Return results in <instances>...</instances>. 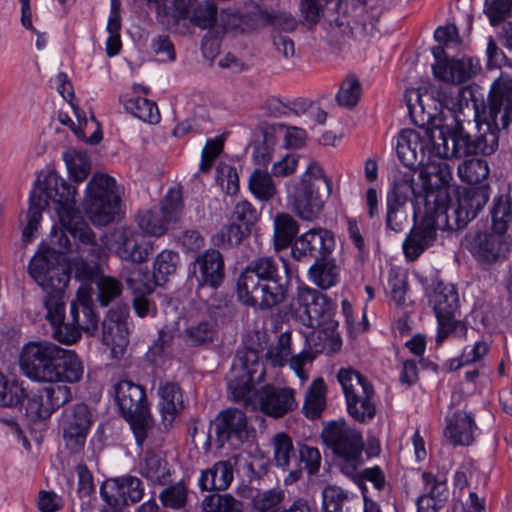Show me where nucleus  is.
<instances>
[{
  "instance_id": "nucleus-1",
  "label": "nucleus",
  "mask_w": 512,
  "mask_h": 512,
  "mask_svg": "<svg viewBox=\"0 0 512 512\" xmlns=\"http://www.w3.org/2000/svg\"><path fill=\"white\" fill-rule=\"evenodd\" d=\"M444 158H430L418 172L424 184L425 204L421 222L415 226L403 243L406 258L416 260L436 240L437 231L457 230L474 219L488 201L484 187L470 188L452 203L449 183L452 174Z\"/></svg>"
},
{
  "instance_id": "nucleus-2",
  "label": "nucleus",
  "mask_w": 512,
  "mask_h": 512,
  "mask_svg": "<svg viewBox=\"0 0 512 512\" xmlns=\"http://www.w3.org/2000/svg\"><path fill=\"white\" fill-rule=\"evenodd\" d=\"M456 131L450 139L447 132L439 126L404 129L397 138V154L407 167L414 168L424 164L430 158L458 157L461 154H478L469 150L474 139L464 123L455 117Z\"/></svg>"
},
{
  "instance_id": "nucleus-3",
  "label": "nucleus",
  "mask_w": 512,
  "mask_h": 512,
  "mask_svg": "<svg viewBox=\"0 0 512 512\" xmlns=\"http://www.w3.org/2000/svg\"><path fill=\"white\" fill-rule=\"evenodd\" d=\"M290 270L283 259L262 255L246 265L237 280L239 300L250 307L268 310L288 296Z\"/></svg>"
},
{
  "instance_id": "nucleus-4",
  "label": "nucleus",
  "mask_w": 512,
  "mask_h": 512,
  "mask_svg": "<svg viewBox=\"0 0 512 512\" xmlns=\"http://www.w3.org/2000/svg\"><path fill=\"white\" fill-rule=\"evenodd\" d=\"M76 187L68 184L55 172H49L32 190L29 208L26 212V225L22 231L24 242H30L33 233L38 229L42 219V211L48 206L49 200L55 204L59 222L67 231H80L81 236L90 237V227L81 212L75 208Z\"/></svg>"
},
{
  "instance_id": "nucleus-5",
  "label": "nucleus",
  "mask_w": 512,
  "mask_h": 512,
  "mask_svg": "<svg viewBox=\"0 0 512 512\" xmlns=\"http://www.w3.org/2000/svg\"><path fill=\"white\" fill-rule=\"evenodd\" d=\"M19 364L25 376L45 383H76L84 373L82 361L73 350L48 341L26 344Z\"/></svg>"
},
{
  "instance_id": "nucleus-6",
  "label": "nucleus",
  "mask_w": 512,
  "mask_h": 512,
  "mask_svg": "<svg viewBox=\"0 0 512 512\" xmlns=\"http://www.w3.org/2000/svg\"><path fill=\"white\" fill-rule=\"evenodd\" d=\"M511 110L512 80L500 77L492 85L483 121L479 117L476 119L477 133L472 135L474 144H471L469 150L484 155L492 154L498 147V117L502 127L506 128Z\"/></svg>"
},
{
  "instance_id": "nucleus-7",
  "label": "nucleus",
  "mask_w": 512,
  "mask_h": 512,
  "mask_svg": "<svg viewBox=\"0 0 512 512\" xmlns=\"http://www.w3.org/2000/svg\"><path fill=\"white\" fill-rule=\"evenodd\" d=\"M29 275L46 293V317L51 324L59 323L66 303V287L70 274L65 266L57 263L51 252L37 253L30 260Z\"/></svg>"
},
{
  "instance_id": "nucleus-8",
  "label": "nucleus",
  "mask_w": 512,
  "mask_h": 512,
  "mask_svg": "<svg viewBox=\"0 0 512 512\" xmlns=\"http://www.w3.org/2000/svg\"><path fill=\"white\" fill-rule=\"evenodd\" d=\"M331 191L332 180L318 162L311 161L288 199L292 210L301 219L311 221L321 213Z\"/></svg>"
},
{
  "instance_id": "nucleus-9",
  "label": "nucleus",
  "mask_w": 512,
  "mask_h": 512,
  "mask_svg": "<svg viewBox=\"0 0 512 512\" xmlns=\"http://www.w3.org/2000/svg\"><path fill=\"white\" fill-rule=\"evenodd\" d=\"M322 439L340 459L341 471L354 477L363 465L361 434L344 421H333L323 429Z\"/></svg>"
},
{
  "instance_id": "nucleus-10",
  "label": "nucleus",
  "mask_w": 512,
  "mask_h": 512,
  "mask_svg": "<svg viewBox=\"0 0 512 512\" xmlns=\"http://www.w3.org/2000/svg\"><path fill=\"white\" fill-rule=\"evenodd\" d=\"M429 304L438 321L437 344H441L449 336L474 339L475 332L472 330L469 333L467 326L455 319V313L459 308V296L453 285L438 283L429 294Z\"/></svg>"
},
{
  "instance_id": "nucleus-11",
  "label": "nucleus",
  "mask_w": 512,
  "mask_h": 512,
  "mask_svg": "<svg viewBox=\"0 0 512 512\" xmlns=\"http://www.w3.org/2000/svg\"><path fill=\"white\" fill-rule=\"evenodd\" d=\"M119 204L116 181L106 173H95L87 184L83 201L84 209L98 226L114 220Z\"/></svg>"
},
{
  "instance_id": "nucleus-12",
  "label": "nucleus",
  "mask_w": 512,
  "mask_h": 512,
  "mask_svg": "<svg viewBox=\"0 0 512 512\" xmlns=\"http://www.w3.org/2000/svg\"><path fill=\"white\" fill-rule=\"evenodd\" d=\"M91 291V287L81 285L76 299L70 304V321L64 323L63 316L59 323L51 324L54 328L53 337L57 341L73 344L80 338L82 331L93 334L97 330L98 319L91 306Z\"/></svg>"
},
{
  "instance_id": "nucleus-13",
  "label": "nucleus",
  "mask_w": 512,
  "mask_h": 512,
  "mask_svg": "<svg viewBox=\"0 0 512 512\" xmlns=\"http://www.w3.org/2000/svg\"><path fill=\"white\" fill-rule=\"evenodd\" d=\"M117 404L124 418L129 422L136 441L141 445L152 427L144 389L127 380L114 387Z\"/></svg>"
},
{
  "instance_id": "nucleus-14",
  "label": "nucleus",
  "mask_w": 512,
  "mask_h": 512,
  "mask_svg": "<svg viewBox=\"0 0 512 512\" xmlns=\"http://www.w3.org/2000/svg\"><path fill=\"white\" fill-rule=\"evenodd\" d=\"M337 378L345 394L350 416L358 422L370 421L376 414L371 383L352 369L339 370Z\"/></svg>"
},
{
  "instance_id": "nucleus-15",
  "label": "nucleus",
  "mask_w": 512,
  "mask_h": 512,
  "mask_svg": "<svg viewBox=\"0 0 512 512\" xmlns=\"http://www.w3.org/2000/svg\"><path fill=\"white\" fill-rule=\"evenodd\" d=\"M261 380L264 376V369L259 362L258 354L255 350L248 349L240 353L233 363L231 376L228 382V389L236 402H242L244 405L252 403V398L258 392L254 391V378Z\"/></svg>"
},
{
  "instance_id": "nucleus-16",
  "label": "nucleus",
  "mask_w": 512,
  "mask_h": 512,
  "mask_svg": "<svg viewBox=\"0 0 512 512\" xmlns=\"http://www.w3.org/2000/svg\"><path fill=\"white\" fill-rule=\"evenodd\" d=\"M92 423V412L86 404L77 403L62 412L59 427L64 445L70 452L83 450Z\"/></svg>"
},
{
  "instance_id": "nucleus-17",
  "label": "nucleus",
  "mask_w": 512,
  "mask_h": 512,
  "mask_svg": "<svg viewBox=\"0 0 512 512\" xmlns=\"http://www.w3.org/2000/svg\"><path fill=\"white\" fill-rule=\"evenodd\" d=\"M462 245L482 265H491L504 260L509 251L505 235L492 229L467 233L462 240Z\"/></svg>"
},
{
  "instance_id": "nucleus-18",
  "label": "nucleus",
  "mask_w": 512,
  "mask_h": 512,
  "mask_svg": "<svg viewBox=\"0 0 512 512\" xmlns=\"http://www.w3.org/2000/svg\"><path fill=\"white\" fill-rule=\"evenodd\" d=\"M330 309L329 299L308 286H298L290 302V310L294 316L310 328L321 326Z\"/></svg>"
},
{
  "instance_id": "nucleus-19",
  "label": "nucleus",
  "mask_w": 512,
  "mask_h": 512,
  "mask_svg": "<svg viewBox=\"0 0 512 512\" xmlns=\"http://www.w3.org/2000/svg\"><path fill=\"white\" fill-rule=\"evenodd\" d=\"M107 247L122 260L133 264L146 262L153 249L143 234L131 226L115 228L107 240Z\"/></svg>"
},
{
  "instance_id": "nucleus-20",
  "label": "nucleus",
  "mask_w": 512,
  "mask_h": 512,
  "mask_svg": "<svg viewBox=\"0 0 512 512\" xmlns=\"http://www.w3.org/2000/svg\"><path fill=\"white\" fill-rule=\"evenodd\" d=\"M72 400L71 388L66 385H54L31 391L25 406L26 416L31 421L48 419L59 407Z\"/></svg>"
},
{
  "instance_id": "nucleus-21",
  "label": "nucleus",
  "mask_w": 512,
  "mask_h": 512,
  "mask_svg": "<svg viewBox=\"0 0 512 512\" xmlns=\"http://www.w3.org/2000/svg\"><path fill=\"white\" fill-rule=\"evenodd\" d=\"M69 233L74 239H78L81 242V246L78 247L80 258L72 261L71 270L74 272L75 277L83 282L82 285L90 287L88 282L98 278L99 262L103 249L95 242V236L91 229L88 239L82 237L80 231H71Z\"/></svg>"
},
{
  "instance_id": "nucleus-22",
  "label": "nucleus",
  "mask_w": 512,
  "mask_h": 512,
  "mask_svg": "<svg viewBox=\"0 0 512 512\" xmlns=\"http://www.w3.org/2000/svg\"><path fill=\"white\" fill-rule=\"evenodd\" d=\"M129 311L116 307L108 311L102 323V340L110 348L113 357L122 356L129 343Z\"/></svg>"
},
{
  "instance_id": "nucleus-23",
  "label": "nucleus",
  "mask_w": 512,
  "mask_h": 512,
  "mask_svg": "<svg viewBox=\"0 0 512 512\" xmlns=\"http://www.w3.org/2000/svg\"><path fill=\"white\" fill-rule=\"evenodd\" d=\"M335 245L334 235L324 228H313L303 233L292 244L291 255L297 261L318 259L331 253Z\"/></svg>"
},
{
  "instance_id": "nucleus-24",
  "label": "nucleus",
  "mask_w": 512,
  "mask_h": 512,
  "mask_svg": "<svg viewBox=\"0 0 512 512\" xmlns=\"http://www.w3.org/2000/svg\"><path fill=\"white\" fill-rule=\"evenodd\" d=\"M215 426L218 440L222 445L228 442L235 448L247 441L252 432L247 416L237 408L222 411L216 418Z\"/></svg>"
},
{
  "instance_id": "nucleus-25",
  "label": "nucleus",
  "mask_w": 512,
  "mask_h": 512,
  "mask_svg": "<svg viewBox=\"0 0 512 512\" xmlns=\"http://www.w3.org/2000/svg\"><path fill=\"white\" fill-rule=\"evenodd\" d=\"M436 63L432 66L435 77L451 83H462L469 80L477 71L478 65L472 59H448L441 47L432 49Z\"/></svg>"
},
{
  "instance_id": "nucleus-26",
  "label": "nucleus",
  "mask_w": 512,
  "mask_h": 512,
  "mask_svg": "<svg viewBox=\"0 0 512 512\" xmlns=\"http://www.w3.org/2000/svg\"><path fill=\"white\" fill-rule=\"evenodd\" d=\"M439 89L431 88L422 90L420 88L407 89L405 101L410 116L422 122H429L436 119L442 113V107L437 96Z\"/></svg>"
},
{
  "instance_id": "nucleus-27",
  "label": "nucleus",
  "mask_w": 512,
  "mask_h": 512,
  "mask_svg": "<svg viewBox=\"0 0 512 512\" xmlns=\"http://www.w3.org/2000/svg\"><path fill=\"white\" fill-rule=\"evenodd\" d=\"M261 410L274 418L282 417L297 406L294 390L265 386L257 393Z\"/></svg>"
},
{
  "instance_id": "nucleus-28",
  "label": "nucleus",
  "mask_w": 512,
  "mask_h": 512,
  "mask_svg": "<svg viewBox=\"0 0 512 512\" xmlns=\"http://www.w3.org/2000/svg\"><path fill=\"white\" fill-rule=\"evenodd\" d=\"M194 275L199 286L217 288L224 279V261L217 250H207L194 262Z\"/></svg>"
},
{
  "instance_id": "nucleus-29",
  "label": "nucleus",
  "mask_w": 512,
  "mask_h": 512,
  "mask_svg": "<svg viewBox=\"0 0 512 512\" xmlns=\"http://www.w3.org/2000/svg\"><path fill=\"white\" fill-rule=\"evenodd\" d=\"M115 494L109 495L106 488L101 489V495L110 505H118L120 502L127 505L139 502L144 496V487L139 478L135 476H122L112 479L108 484Z\"/></svg>"
},
{
  "instance_id": "nucleus-30",
  "label": "nucleus",
  "mask_w": 512,
  "mask_h": 512,
  "mask_svg": "<svg viewBox=\"0 0 512 512\" xmlns=\"http://www.w3.org/2000/svg\"><path fill=\"white\" fill-rule=\"evenodd\" d=\"M425 196L424 184L421 183L418 173L410 168L399 171L394 178L393 189L387 200L398 204H406L412 197Z\"/></svg>"
},
{
  "instance_id": "nucleus-31",
  "label": "nucleus",
  "mask_w": 512,
  "mask_h": 512,
  "mask_svg": "<svg viewBox=\"0 0 512 512\" xmlns=\"http://www.w3.org/2000/svg\"><path fill=\"white\" fill-rule=\"evenodd\" d=\"M235 462L217 461L212 467L202 471L198 483L203 491L225 490L234 478Z\"/></svg>"
},
{
  "instance_id": "nucleus-32",
  "label": "nucleus",
  "mask_w": 512,
  "mask_h": 512,
  "mask_svg": "<svg viewBox=\"0 0 512 512\" xmlns=\"http://www.w3.org/2000/svg\"><path fill=\"white\" fill-rule=\"evenodd\" d=\"M474 428L472 417L464 411H459L448 421L445 436L454 445H470L474 440Z\"/></svg>"
},
{
  "instance_id": "nucleus-33",
  "label": "nucleus",
  "mask_w": 512,
  "mask_h": 512,
  "mask_svg": "<svg viewBox=\"0 0 512 512\" xmlns=\"http://www.w3.org/2000/svg\"><path fill=\"white\" fill-rule=\"evenodd\" d=\"M160 410L165 420L172 421L184 407L183 394L178 384L167 382L159 388Z\"/></svg>"
},
{
  "instance_id": "nucleus-34",
  "label": "nucleus",
  "mask_w": 512,
  "mask_h": 512,
  "mask_svg": "<svg viewBox=\"0 0 512 512\" xmlns=\"http://www.w3.org/2000/svg\"><path fill=\"white\" fill-rule=\"evenodd\" d=\"M339 271V267L333 261L317 259L309 268L308 276L314 285L326 290L336 285Z\"/></svg>"
},
{
  "instance_id": "nucleus-35",
  "label": "nucleus",
  "mask_w": 512,
  "mask_h": 512,
  "mask_svg": "<svg viewBox=\"0 0 512 512\" xmlns=\"http://www.w3.org/2000/svg\"><path fill=\"white\" fill-rule=\"evenodd\" d=\"M63 160L70 177L77 183L84 181L91 172V160L85 152L69 148L63 153Z\"/></svg>"
},
{
  "instance_id": "nucleus-36",
  "label": "nucleus",
  "mask_w": 512,
  "mask_h": 512,
  "mask_svg": "<svg viewBox=\"0 0 512 512\" xmlns=\"http://www.w3.org/2000/svg\"><path fill=\"white\" fill-rule=\"evenodd\" d=\"M297 221L287 213H279L274 218V245L277 250L288 247L298 232Z\"/></svg>"
},
{
  "instance_id": "nucleus-37",
  "label": "nucleus",
  "mask_w": 512,
  "mask_h": 512,
  "mask_svg": "<svg viewBox=\"0 0 512 512\" xmlns=\"http://www.w3.org/2000/svg\"><path fill=\"white\" fill-rule=\"evenodd\" d=\"M326 386L322 378L315 379L310 385L303 405L304 413L311 419L318 418L325 408Z\"/></svg>"
},
{
  "instance_id": "nucleus-38",
  "label": "nucleus",
  "mask_w": 512,
  "mask_h": 512,
  "mask_svg": "<svg viewBox=\"0 0 512 512\" xmlns=\"http://www.w3.org/2000/svg\"><path fill=\"white\" fill-rule=\"evenodd\" d=\"M272 174L265 170L256 169L250 175L249 189L251 193L261 201L271 200L277 193Z\"/></svg>"
},
{
  "instance_id": "nucleus-39",
  "label": "nucleus",
  "mask_w": 512,
  "mask_h": 512,
  "mask_svg": "<svg viewBox=\"0 0 512 512\" xmlns=\"http://www.w3.org/2000/svg\"><path fill=\"white\" fill-rule=\"evenodd\" d=\"M201 507L204 512H244L243 502L230 493L207 495Z\"/></svg>"
},
{
  "instance_id": "nucleus-40",
  "label": "nucleus",
  "mask_w": 512,
  "mask_h": 512,
  "mask_svg": "<svg viewBox=\"0 0 512 512\" xmlns=\"http://www.w3.org/2000/svg\"><path fill=\"white\" fill-rule=\"evenodd\" d=\"M125 109L140 120L156 124L160 120V114L157 105L142 97L127 99L124 103Z\"/></svg>"
},
{
  "instance_id": "nucleus-41",
  "label": "nucleus",
  "mask_w": 512,
  "mask_h": 512,
  "mask_svg": "<svg viewBox=\"0 0 512 512\" xmlns=\"http://www.w3.org/2000/svg\"><path fill=\"white\" fill-rule=\"evenodd\" d=\"M74 116L77 119V124L67 114L60 113L59 121L65 125H68L78 139L85 141L90 144H97L102 139V133L99 128H96L90 137H86L85 129L89 123L84 115H81L80 110L71 104Z\"/></svg>"
},
{
  "instance_id": "nucleus-42",
  "label": "nucleus",
  "mask_w": 512,
  "mask_h": 512,
  "mask_svg": "<svg viewBox=\"0 0 512 512\" xmlns=\"http://www.w3.org/2000/svg\"><path fill=\"white\" fill-rule=\"evenodd\" d=\"M141 474L153 482L163 484L167 481L169 471L159 455L146 452L141 463Z\"/></svg>"
},
{
  "instance_id": "nucleus-43",
  "label": "nucleus",
  "mask_w": 512,
  "mask_h": 512,
  "mask_svg": "<svg viewBox=\"0 0 512 512\" xmlns=\"http://www.w3.org/2000/svg\"><path fill=\"white\" fill-rule=\"evenodd\" d=\"M218 17L217 6L212 2H204L193 8L190 22L201 29L210 30L215 35Z\"/></svg>"
},
{
  "instance_id": "nucleus-44",
  "label": "nucleus",
  "mask_w": 512,
  "mask_h": 512,
  "mask_svg": "<svg viewBox=\"0 0 512 512\" xmlns=\"http://www.w3.org/2000/svg\"><path fill=\"white\" fill-rule=\"evenodd\" d=\"M469 90L464 87H447L439 89L437 96L442 109L446 108L453 113L461 112L464 107L468 106Z\"/></svg>"
},
{
  "instance_id": "nucleus-45",
  "label": "nucleus",
  "mask_w": 512,
  "mask_h": 512,
  "mask_svg": "<svg viewBox=\"0 0 512 512\" xmlns=\"http://www.w3.org/2000/svg\"><path fill=\"white\" fill-rule=\"evenodd\" d=\"M272 445L275 464L286 469L290 461L296 457L291 437L283 432L277 433L272 438Z\"/></svg>"
},
{
  "instance_id": "nucleus-46",
  "label": "nucleus",
  "mask_w": 512,
  "mask_h": 512,
  "mask_svg": "<svg viewBox=\"0 0 512 512\" xmlns=\"http://www.w3.org/2000/svg\"><path fill=\"white\" fill-rule=\"evenodd\" d=\"M120 29L121 18L119 13V4L112 1L111 12L107 23V32L109 33V37L106 40V54L109 57L117 55L121 50L122 43L119 34Z\"/></svg>"
},
{
  "instance_id": "nucleus-47",
  "label": "nucleus",
  "mask_w": 512,
  "mask_h": 512,
  "mask_svg": "<svg viewBox=\"0 0 512 512\" xmlns=\"http://www.w3.org/2000/svg\"><path fill=\"white\" fill-rule=\"evenodd\" d=\"M179 255L172 250H163L154 260V278L157 284L167 281L168 276L176 272Z\"/></svg>"
},
{
  "instance_id": "nucleus-48",
  "label": "nucleus",
  "mask_w": 512,
  "mask_h": 512,
  "mask_svg": "<svg viewBox=\"0 0 512 512\" xmlns=\"http://www.w3.org/2000/svg\"><path fill=\"white\" fill-rule=\"evenodd\" d=\"M458 174L468 184H478L489 175L488 163L478 158L466 160L458 166Z\"/></svg>"
},
{
  "instance_id": "nucleus-49",
  "label": "nucleus",
  "mask_w": 512,
  "mask_h": 512,
  "mask_svg": "<svg viewBox=\"0 0 512 512\" xmlns=\"http://www.w3.org/2000/svg\"><path fill=\"white\" fill-rule=\"evenodd\" d=\"M159 500L165 508L181 510L188 501V488L183 482L174 483L160 492Z\"/></svg>"
},
{
  "instance_id": "nucleus-50",
  "label": "nucleus",
  "mask_w": 512,
  "mask_h": 512,
  "mask_svg": "<svg viewBox=\"0 0 512 512\" xmlns=\"http://www.w3.org/2000/svg\"><path fill=\"white\" fill-rule=\"evenodd\" d=\"M492 230L505 235L508 224L512 220V207L508 197L500 196L494 202L491 210Z\"/></svg>"
},
{
  "instance_id": "nucleus-51",
  "label": "nucleus",
  "mask_w": 512,
  "mask_h": 512,
  "mask_svg": "<svg viewBox=\"0 0 512 512\" xmlns=\"http://www.w3.org/2000/svg\"><path fill=\"white\" fill-rule=\"evenodd\" d=\"M362 95V87L355 77H347L341 84L336 101L341 107L351 109L357 105Z\"/></svg>"
},
{
  "instance_id": "nucleus-52",
  "label": "nucleus",
  "mask_w": 512,
  "mask_h": 512,
  "mask_svg": "<svg viewBox=\"0 0 512 512\" xmlns=\"http://www.w3.org/2000/svg\"><path fill=\"white\" fill-rule=\"evenodd\" d=\"M139 228L146 234L154 237H160L168 230L169 222L161 214L152 211L140 212L137 215Z\"/></svg>"
},
{
  "instance_id": "nucleus-53",
  "label": "nucleus",
  "mask_w": 512,
  "mask_h": 512,
  "mask_svg": "<svg viewBox=\"0 0 512 512\" xmlns=\"http://www.w3.org/2000/svg\"><path fill=\"white\" fill-rule=\"evenodd\" d=\"M24 397V389L16 382L9 381L0 371V407L18 405Z\"/></svg>"
},
{
  "instance_id": "nucleus-54",
  "label": "nucleus",
  "mask_w": 512,
  "mask_h": 512,
  "mask_svg": "<svg viewBox=\"0 0 512 512\" xmlns=\"http://www.w3.org/2000/svg\"><path fill=\"white\" fill-rule=\"evenodd\" d=\"M290 354L291 336L289 333H282L278 338V342L268 349L266 358L272 366L282 367L286 364Z\"/></svg>"
},
{
  "instance_id": "nucleus-55",
  "label": "nucleus",
  "mask_w": 512,
  "mask_h": 512,
  "mask_svg": "<svg viewBox=\"0 0 512 512\" xmlns=\"http://www.w3.org/2000/svg\"><path fill=\"white\" fill-rule=\"evenodd\" d=\"M284 492L280 489H270L258 492L252 499L253 509L257 512H271L284 500Z\"/></svg>"
},
{
  "instance_id": "nucleus-56",
  "label": "nucleus",
  "mask_w": 512,
  "mask_h": 512,
  "mask_svg": "<svg viewBox=\"0 0 512 512\" xmlns=\"http://www.w3.org/2000/svg\"><path fill=\"white\" fill-rule=\"evenodd\" d=\"M98 300L102 306H107L122 292L121 283L110 276L100 275L97 278Z\"/></svg>"
},
{
  "instance_id": "nucleus-57",
  "label": "nucleus",
  "mask_w": 512,
  "mask_h": 512,
  "mask_svg": "<svg viewBox=\"0 0 512 512\" xmlns=\"http://www.w3.org/2000/svg\"><path fill=\"white\" fill-rule=\"evenodd\" d=\"M182 208L181 192L177 189H171L161 202L160 214L166 222L172 223L178 219Z\"/></svg>"
},
{
  "instance_id": "nucleus-58",
  "label": "nucleus",
  "mask_w": 512,
  "mask_h": 512,
  "mask_svg": "<svg viewBox=\"0 0 512 512\" xmlns=\"http://www.w3.org/2000/svg\"><path fill=\"white\" fill-rule=\"evenodd\" d=\"M122 275L127 285L135 294H148L152 292V286L147 274L140 267L124 268Z\"/></svg>"
},
{
  "instance_id": "nucleus-59",
  "label": "nucleus",
  "mask_w": 512,
  "mask_h": 512,
  "mask_svg": "<svg viewBox=\"0 0 512 512\" xmlns=\"http://www.w3.org/2000/svg\"><path fill=\"white\" fill-rule=\"evenodd\" d=\"M348 494L337 486H327L322 492V505L324 512H342Z\"/></svg>"
},
{
  "instance_id": "nucleus-60",
  "label": "nucleus",
  "mask_w": 512,
  "mask_h": 512,
  "mask_svg": "<svg viewBox=\"0 0 512 512\" xmlns=\"http://www.w3.org/2000/svg\"><path fill=\"white\" fill-rule=\"evenodd\" d=\"M216 180L222 189L229 195L235 194L239 189V178L234 167L219 163L216 169Z\"/></svg>"
},
{
  "instance_id": "nucleus-61",
  "label": "nucleus",
  "mask_w": 512,
  "mask_h": 512,
  "mask_svg": "<svg viewBox=\"0 0 512 512\" xmlns=\"http://www.w3.org/2000/svg\"><path fill=\"white\" fill-rule=\"evenodd\" d=\"M245 24L246 22L242 15L230 11H221L216 25L215 36L218 37L228 31L243 32L245 30Z\"/></svg>"
},
{
  "instance_id": "nucleus-62",
  "label": "nucleus",
  "mask_w": 512,
  "mask_h": 512,
  "mask_svg": "<svg viewBox=\"0 0 512 512\" xmlns=\"http://www.w3.org/2000/svg\"><path fill=\"white\" fill-rule=\"evenodd\" d=\"M405 204H398L387 200L386 224L394 232H402L407 225V213L404 209Z\"/></svg>"
},
{
  "instance_id": "nucleus-63",
  "label": "nucleus",
  "mask_w": 512,
  "mask_h": 512,
  "mask_svg": "<svg viewBox=\"0 0 512 512\" xmlns=\"http://www.w3.org/2000/svg\"><path fill=\"white\" fill-rule=\"evenodd\" d=\"M512 10V0H485V13L495 26L506 19Z\"/></svg>"
},
{
  "instance_id": "nucleus-64",
  "label": "nucleus",
  "mask_w": 512,
  "mask_h": 512,
  "mask_svg": "<svg viewBox=\"0 0 512 512\" xmlns=\"http://www.w3.org/2000/svg\"><path fill=\"white\" fill-rule=\"evenodd\" d=\"M424 493L432 496L441 504L447 499L446 480L431 473H423Z\"/></svg>"
}]
</instances>
